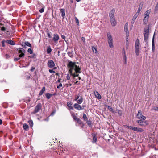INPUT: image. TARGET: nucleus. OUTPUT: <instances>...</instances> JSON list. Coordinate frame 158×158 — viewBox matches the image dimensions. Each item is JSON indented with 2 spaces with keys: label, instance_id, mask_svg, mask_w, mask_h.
Segmentation results:
<instances>
[{
  "label": "nucleus",
  "instance_id": "obj_1",
  "mask_svg": "<svg viewBox=\"0 0 158 158\" xmlns=\"http://www.w3.org/2000/svg\"><path fill=\"white\" fill-rule=\"evenodd\" d=\"M67 66L69 69V72L71 75L74 77H78L79 73H81V71L77 62H73L70 61L68 63Z\"/></svg>",
  "mask_w": 158,
  "mask_h": 158
},
{
  "label": "nucleus",
  "instance_id": "obj_2",
  "mask_svg": "<svg viewBox=\"0 0 158 158\" xmlns=\"http://www.w3.org/2000/svg\"><path fill=\"white\" fill-rule=\"evenodd\" d=\"M139 40L137 39L135 42V52L137 56L139 54Z\"/></svg>",
  "mask_w": 158,
  "mask_h": 158
},
{
  "label": "nucleus",
  "instance_id": "obj_3",
  "mask_svg": "<svg viewBox=\"0 0 158 158\" xmlns=\"http://www.w3.org/2000/svg\"><path fill=\"white\" fill-rule=\"evenodd\" d=\"M107 40L110 48H113L114 46L113 43V39L112 36L109 32L107 33Z\"/></svg>",
  "mask_w": 158,
  "mask_h": 158
},
{
  "label": "nucleus",
  "instance_id": "obj_4",
  "mask_svg": "<svg viewBox=\"0 0 158 158\" xmlns=\"http://www.w3.org/2000/svg\"><path fill=\"white\" fill-rule=\"evenodd\" d=\"M42 107V105L40 103H39L36 106L34 111L31 112V114H35L38 112L39 110L41 109Z\"/></svg>",
  "mask_w": 158,
  "mask_h": 158
},
{
  "label": "nucleus",
  "instance_id": "obj_5",
  "mask_svg": "<svg viewBox=\"0 0 158 158\" xmlns=\"http://www.w3.org/2000/svg\"><path fill=\"white\" fill-rule=\"evenodd\" d=\"M137 118L139 119L145 120L146 117L144 115H143L142 113V111L139 110L138 111V113L136 115Z\"/></svg>",
  "mask_w": 158,
  "mask_h": 158
},
{
  "label": "nucleus",
  "instance_id": "obj_6",
  "mask_svg": "<svg viewBox=\"0 0 158 158\" xmlns=\"http://www.w3.org/2000/svg\"><path fill=\"white\" fill-rule=\"evenodd\" d=\"M144 40L145 42H148V38L149 37V30L145 29L144 31Z\"/></svg>",
  "mask_w": 158,
  "mask_h": 158
},
{
  "label": "nucleus",
  "instance_id": "obj_7",
  "mask_svg": "<svg viewBox=\"0 0 158 158\" xmlns=\"http://www.w3.org/2000/svg\"><path fill=\"white\" fill-rule=\"evenodd\" d=\"M137 123L138 124L142 126H145L148 124V122L147 121H145L140 119V120H138L136 121Z\"/></svg>",
  "mask_w": 158,
  "mask_h": 158
},
{
  "label": "nucleus",
  "instance_id": "obj_8",
  "mask_svg": "<svg viewBox=\"0 0 158 158\" xmlns=\"http://www.w3.org/2000/svg\"><path fill=\"white\" fill-rule=\"evenodd\" d=\"M18 50L19 53H20L19 55V57H23L25 54V50L22 48H19Z\"/></svg>",
  "mask_w": 158,
  "mask_h": 158
},
{
  "label": "nucleus",
  "instance_id": "obj_9",
  "mask_svg": "<svg viewBox=\"0 0 158 158\" xmlns=\"http://www.w3.org/2000/svg\"><path fill=\"white\" fill-rule=\"evenodd\" d=\"M47 65L50 68H52L54 67L55 64L54 61L50 60H48L47 63Z\"/></svg>",
  "mask_w": 158,
  "mask_h": 158
},
{
  "label": "nucleus",
  "instance_id": "obj_10",
  "mask_svg": "<svg viewBox=\"0 0 158 158\" xmlns=\"http://www.w3.org/2000/svg\"><path fill=\"white\" fill-rule=\"evenodd\" d=\"M73 106L75 109L79 110H80L83 109V106L82 107L78 103H75L74 104Z\"/></svg>",
  "mask_w": 158,
  "mask_h": 158
},
{
  "label": "nucleus",
  "instance_id": "obj_11",
  "mask_svg": "<svg viewBox=\"0 0 158 158\" xmlns=\"http://www.w3.org/2000/svg\"><path fill=\"white\" fill-rule=\"evenodd\" d=\"M132 130L137 132H143L144 131L143 129L141 128L137 127H132Z\"/></svg>",
  "mask_w": 158,
  "mask_h": 158
},
{
  "label": "nucleus",
  "instance_id": "obj_12",
  "mask_svg": "<svg viewBox=\"0 0 158 158\" xmlns=\"http://www.w3.org/2000/svg\"><path fill=\"white\" fill-rule=\"evenodd\" d=\"M22 46L24 48H26V46L31 48V45L27 41L25 42H23L22 44Z\"/></svg>",
  "mask_w": 158,
  "mask_h": 158
},
{
  "label": "nucleus",
  "instance_id": "obj_13",
  "mask_svg": "<svg viewBox=\"0 0 158 158\" xmlns=\"http://www.w3.org/2000/svg\"><path fill=\"white\" fill-rule=\"evenodd\" d=\"M115 12V9H113L110 11L109 13V17L110 18H114V14Z\"/></svg>",
  "mask_w": 158,
  "mask_h": 158
},
{
  "label": "nucleus",
  "instance_id": "obj_14",
  "mask_svg": "<svg viewBox=\"0 0 158 158\" xmlns=\"http://www.w3.org/2000/svg\"><path fill=\"white\" fill-rule=\"evenodd\" d=\"M53 40L55 42H57L59 40V37L58 35L56 33L55 34L53 35Z\"/></svg>",
  "mask_w": 158,
  "mask_h": 158
},
{
  "label": "nucleus",
  "instance_id": "obj_15",
  "mask_svg": "<svg viewBox=\"0 0 158 158\" xmlns=\"http://www.w3.org/2000/svg\"><path fill=\"white\" fill-rule=\"evenodd\" d=\"M72 103L70 102H67V106L68 107L69 109V110H73V108L72 106Z\"/></svg>",
  "mask_w": 158,
  "mask_h": 158
},
{
  "label": "nucleus",
  "instance_id": "obj_16",
  "mask_svg": "<svg viewBox=\"0 0 158 158\" xmlns=\"http://www.w3.org/2000/svg\"><path fill=\"white\" fill-rule=\"evenodd\" d=\"M110 20L112 25L113 26H115L116 24V22L115 19L114 18L110 19Z\"/></svg>",
  "mask_w": 158,
  "mask_h": 158
},
{
  "label": "nucleus",
  "instance_id": "obj_17",
  "mask_svg": "<svg viewBox=\"0 0 158 158\" xmlns=\"http://www.w3.org/2000/svg\"><path fill=\"white\" fill-rule=\"evenodd\" d=\"M129 37V32H126V48H128V38Z\"/></svg>",
  "mask_w": 158,
  "mask_h": 158
},
{
  "label": "nucleus",
  "instance_id": "obj_18",
  "mask_svg": "<svg viewBox=\"0 0 158 158\" xmlns=\"http://www.w3.org/2000/svg\"><path fill=\"white\" fill-rule=\"evenodd\" d=\"M143 5V2H141L140 3L139 7L138 8V10L136 13H138V14L139 15L140 14V12L142 9Z\"/></svg>",
  "mask_w": 158,
  "mask_h": 158
},
{
  "label": "nucleus",
  "instance_id": "obj_19",
  "mask_svg": "<svg viewBox=\"0 0 158 158\" xmlns=\"http://www.w3.org/2000/svg\"><path fill=\"white\" fill-rule=\"evenodd\" d=\"M154 35L153 36L152 41V51L153 52H154L155 50V44H154Z\"/></svg>",
  "mask_w": 158,
  "mask_h": 158
},
{
  "label": "nucleus",
  "instance_id": "obj_20",
  "mask_svg": "<svg viewBox=\"0 0 158 158\" xmlns=\"http://www.w3.org/2000/svg\"><path fill=\"white\" fill-rule=\"evenodd\" d=\"M94 94L96 98H98V99H100L101 98V96L99 93L97 91L94 92Z\"/></svg>",
  "mask_w": 158,
  "mask_h": 158
},
{
  "label": "nucleus",
  "instance_id": "obj_21",
  "mask_svg": "<svg viewBox=\"0 0 158 158\" xmlns=\"http://www.w3.org/2000/svg\"><path fill=\"white\" fill-rule=\"evenodd\" d=\"M60 13L61 14V16L63 19H64L65 16V10L63 9H60Z\"/></svg>",
  "mask_w": 158,
  "mask_h": 158
},
{
  "label": "nucleus",
  "instance_id": "obj_22",
  "mask_svg": "<svg viewBox=\"0 0 158 158\" xmlns=\"http://www.w3.org/2000/svg\"><path fill=\"white\" fill-rule=\"evenodd\" d=\"M139 15L138 14V13H136L135 15H134V16L133 17V18L132 19V21L131 22V23L132 24H133L136 19V18L138 17Z\"/></svg>",
  "mask_w": 158,
  "mask_h": 158
},
{
  "label": "nucleus",
  "instance_id": "obj_23",
  "mask_svg": "<svg viewBox=\"0 0 158 158\" xmlns=\"http://www.w3.org/2000/svg\"><path fill=\"white\" fill-rule=\"evenodd\" d=\"M6 42L12 45H14L15 44L14 42L12 40H7L6 41Z\"/></svg>",
  "mask_w": 158,
  "mask_h": 158
},
{
  "label": "nucleus",
  "instance_id": "obj_24",
  "mask_svg": "<svg viewBox=\"0 0 158 158\" xmlns=\"http://www.w3.org/2000/svg\"><path fill=\"white\" fill-rule=\"evenodd\" d=\"M93 140L92 141V143H94L96 142L97 140V139L96 137V135L95 134H93Z\"/></svg>",
  "mask_w": 158,
  "mask_h": 158
},
{
  "label": "nucleus",
  "instance_id": "obj_25",
  "mask_svg": "<svg viewBox=\"0 0 158 158\" xmlns=\"http://www.w3.org/2000/svg\"><path fill=\"white\" fill-rule=\"evenodd\" d=\"M128 25L127 22L124 25V30L126 32H129L128 30Z\"/></svg>",
  "mask_w": 158,
  "mask_h": 158
},
{
  "label": "nucleus",
  "instance_id": "obj_26",
  "mask_svg": "<svg viewBox=\"0 0 158 158\" xmlns=\"http://www.w3.org/2000/svg\"><path fill=\"white\" fill-rule=\"evenodd\" d=\"M149 17L145 16L143 20V22L144 24H146L148 21Z\"/></svg>",
  "mask_w": 158,
  "mask_h": 158
},
{
  "label": "nucleus",
  "instance_id": "obj_27",
  "mask_svg": "<svg viewBox=\"0 0 158 158\" xmlns=\"http://www.w3.org/2000/svg\"><path fill=\"white\" fill-rule=\"evenodd\" d=\"M52 51V49H51V47L50 46H49L47 47V53L48 54L50 53Z\"/></svg>",
  "mask_w": 158,
  "mask_h": 158
},
{
  "label": "nucleus",
  "instance_id": "obj_28",
  "mask_svg": "<svg viewBox=\"0 0 158 158\" xmlns=\"http://www.w3.org/2000/svg\"><path fill=\"white\" fill-rule=\"evenodd\" d=\"M45 87H43L41 90L40 92L39 93V95L41 96L42 95L44 92L45 91Z\"/></svg>",
  "mask_w": 158,
  "mask_h": 158
},
{
  "label": "nucleus",
  "instance_id": "obj_29",
  "mask_svg": "<svg viewBox=\"0 0 158 158\" xmlns=\"http://www.w3.org/2000/svg\"><path fill=\"white\" fill-rule=\"evenodd\" d=\"M23 127L25 130H27L29 128V126L27 124L25 123L23 124Z\"/></svg>",
  "mask_w": 158,
  "mask_h": 158
},
{
  "label": "nucleus",
  "instance_id": "obj_30",
  "mask_svg": "<svg viewBox=\"0 0 158 158\" xmlns=\"http://www.w3.org/2000/svg\"><path fill=\"white\" fill-rule=\"evenodd\" d=\"M150 13V10H149L146 11L145 12V16L149 17V15Z\"/></svg>",
  "mask_w": 158,
  "mask_h": 158
},
{
  "label": "nucleus",
  "instance_id": "obj_31",
  "mask_svg": "<svg viewBox=\"0 0 158 158\" xmlns=\"http://www.w3.org/2000/svg\"><path fill=\"white\" fill-rule=\"evenodd\" d=\"M76 121L80 124H83V126H82V127L83 128V126L84 125L83 124V123L82 121L79 118Z\"/></svg>",
  "mask_w": 158,
  "mask_h": 158
},
{
  "label": "nucleus",
  "instance_id": "obj_32",
  "mask_svg": "<svg viewBox=\"0 0 158 158\" xmlns=\"http://www.w3.org/2000/svg\"><path fill=\"white\" fill-rule=\"evenodd\" d=\"M83 101V98L81 97V98L77 101V103L80 104L82 103Z\"/></svg>",
  "mask_w": 158,
  "mask_h": 158
},
{
  "label": "nucleus",
  "instance_id": "obj_33",
  "mask_svg": "<svg viewBox=\"0 0 158 158\" xmlns=\"http://www.w3.org/2000/svg\"><path fill=\"white\" fill-rule=\"evenodd\" d=\"M45 96L48 99H49L52 96V94L50 93H47L46 94Z\"/></svg>",
  "mask_w": 158,
  "mask_h": 158
},
{
  "label": "nucleus",
  "instance_id": "obj_34",
  "mask_svg": "<svg viewBox=\"0 0 158 158\" xmlns=\"http://www.w3.org/2000/svg\"><path fill=\"white\" fill-rule=\"evenodd\" d=\"M107 107H108V109L110 110L112 112H113V113H116L114 111V110H113V109L111 106H108Z\"/></svg>",
  "mask_w": 158,
  "mask_h": 158
},
{
  "label": "nucleus",
  "instance_id": "obj_35",
  "mask_svg": "<svg viewBox=\"0 0 158 158\" xmlns=\"http://www.w3.org/2000/svg\"><path fill=\"white\" fill-rule=\"evenodd\" d=\"M72 115L73 119L76 121H77L79 119V118L77 117L74 114H73Z\"/></svg>",
  "mask_w": 158,
  "mask_h": 158
},
{
  "label": "nucleus",
  "instance_id": "obj_36",
  "mask_svg": "<svg viewBox=\"0 0 158 158\" xmlns=\"http://www.w3.org/2000/svg\"><path fill=\"white\" fill-rule=\"evenodd\" d=\"M158 10V2L157 3L156 6L155 7V9L154 10L155 13H156Z\"/></svg>",
  "mask_w": 158,
  "mask_h": 158
},
{
  "label": "nucleus",
  "instance_id": "obj_37",
  "mask_svg": "<svg viewBox=\"0 0 158 158\" xmlns=\"http://www.w3.org/2000/svg\"><path fill=\"white\" fill-rule=\"evenodd\" d=\"M83 118L84 121H86L87 120V116L85 114H83Z\"/></svg>",
  "mask_w": 158,
  "mask_h": 158
},
{
  "label": "nucleus",
  "instance_id": "obj_38",
  "mask_svg": "<svg viewBox=\"0 0 158 158\" xmlns=\"http://www.w3.org/2000/svg\"><path fill=\"white\" fill-rule=\"evenodd\" d=\"M92 49L93 52L96 53L97 52V50L96 48L94 47H92Z\"/></svg>",
  "mask_w": 158,
  "mask_h": 158
},
{
  "label": "nucleus",
  "instance_id": "obj_39",
  "mask_svg": "<svg viewBox=\"0 0 158 158\" xmlns=\"http://www.w3.org/2000/svg\"><path fill=\"white\" fill-rule=\"evenodd\" d=\"M72 52H68V56L71 57H73V56Z\"/></svg>",
  "mask_w": 158,
  "mask_h": 158
},
{
  "label": "nucleus",
  "instance_id": "obj_40",
  "mask_svg": "<svg viewBox=\"0 0 158 158\" xmlns=\"http://www.w3.org/2000/svg\"><path fill=\"white\" fill-rule=\"evenodd\" d=\"M124 126L125 127H126L128 129H130L132 130V126H129L127 125H124Z\"/></svg>",
  "mask_w": 158,
  "mask_h": 158
},
{
  "label": "nucleus",
  "instance_id": "obj_41",
  "mask_svg": "<svg viewBox=\"0 0 158 158\" xmlns=\"http://www.w3.org/2000/svg\"><path fill=\"white\" fill-rule=\"evenodd\" d=\"M28 123H29L30 125L31 126H32L33 125V122L32 120L28 121Z\"/></svg>",
  "mask_w": 158,
  "mask_h": 158
},
{
  "label": "nucleus",
  "instance_id": "obj_42",
  "mask_svg": "<svg viewBox=\"0 0 158 158\" xmlns=\"http://www.w3.org/2000/svg\"><path fill=\"white\" fill-rule=\"evenodd\" d=\"M80 97V95L79 94H78L77 96V95H75L74 100L77 101L79 98Z\"/></svg>",
  "mask_w": 158,
  "mask_h": 158
},
{
  "label": "nucleus",
  "instance_id": "obj_43",
  "mask_svg": "<svg viewBox=\"0 0 158 158\" xmlns=\"http://www.w3.org/2000/svg\"><path fill=\"white\" fill-rule=\"evenodd\" d=\"M27 52L30 54H32L33 53V51L31 48H29L28 49Z\"/></svg>",
  "mask_w": 158,
  "mask_h": 158
},
{
  "label": "nucleus",
  "instance_id": "obj_44",
  "mask_svg": "<svg viewBox=\"0 0 158 158\" xmlns=\"http://www.w3.org/2000/svg\"><path fill=\"white\" fill-rule=\"evenodd\" d=\"M75 20H76V22L77 25L79 26V20H78V19L76 17H75Z\"/></svg>",
  "mask_w": 158,
  "mask_h": 158
},
{
  "label": "nucleus",
  "instance_id": "obj_45",
  "mask_svg": "<svg viewBox=\"0 0 158 158\" xmlns=\"http://www.w3.org/2000/svg\"><path fill=\"white\" fill-rule=\"evenodd\" d=\"M5 42H6V41L5 40L2 41L1 42L2 46L3 47H4L5 46Z\"/></svg>",
  "mask_w": 158,
  "mask_h": 158
},
{
  "label": "nucleus",
  "instance_id": "obj_46",
  "mask_svg": "<svg viewBox=\"0 0 158 158\" xmlns=\"http://www.w3.org/2000/svg\"><path fill=\"white\" fill-rule=\"evenodd\" d=\"M44 11V9L43 8H42L39 10V12L40 13H43Z\"/></svg>",
  "mask_w": 158,
  "mask_h": 158
},
{
  "label": "nucleus",
  "instance_id": "obj_47",
  "mask_svg": "<svg viewBox=\"0 0 158 158\" xmlns=\"http://www.w3.org/2000/svg\"><path fill=\"white\" fill-rule=\"evenodd\" d=\"M20 57H19L18 58H14V60L15 61H17L20 59Z\"/></svg>",
  "mask_w": 158,
  "mask_h": 158
},
{
  "label": "nucleus",
  "instance_id": "obj_48",
  "mask_svg": "<svg viewBox=\"0 0 158 158\" xmlns=\"http://www.w3.org/2000/svg\"><path fill=\"white\" fill-rule=\"evenodd\" d=\"M118 113L120 116H121L122 115V112L121 110H118Z\"/></svg>",
  "mask_w": 158,
  "mask_h": 158
},
{
  "label": "nucleus",
  "instance_id": "obj_49",
  "mask_svg": "<svg viewBox=\"0 0 158 158\" xmlns=\"http://www.w3.org/2000/svg\"><path fill=\"white\" fill-rule=\"evenodd\" d=\"M66 78L67 80H70V77L69 75V74H67L66 76Z\"/></svg>",
  "mask_w": 158,
  "mask_h": 158
},
{
  "label": "nucleus",
  "instance_id": "obj_50",
  "mask_svg": "<svg viewBox=\"0 0 158 158\" xmlns=\"http://www.w3.org/2000/svg\"><path fill=\"white\" fill-rule=\"evenodd\" d=\"M153 109L155 110L158 111V107L154 106L153 107Z\"/></svg>",
  "mask_w": 158,
  "mask_h": 158
},
{
  "label": "nucleus",
  "instance_id": "obj_51",
  "mask_svg": "<svg viewBox=\"0 0 158 158\" xmlns=\"http://www.w3.org/2000/svg\"><path fill=\"white\" fill-rule=\"evenodd\" d=\"M62 85L61 83H60L59 85L57 86V88L58 89L60 88V87H62Z\"/></svg>",
  "mask_w": 158,
  "mask_h": 158
},
{
  "label": "nucleus",
  "instance_id": "obj_52",
  "mask_svg": "<svg viewBox=\"0 0 158 158\" xmlns=\"http://www.w3.org/2000/svg\"><path fill=\"white\" fill-rule=\"evenodd\" d=\"M49 71L51 73H55V71L53 70H51V69H49Z\"/></svg>",
  "mask_w": 158,
  "mask_h": 158
},
{
  "label": "nucleus",
  "instance_id": "obj_53",
  "mask_svg": "<svg viewBox=\"0 0 158 158\" xmlns=\"http://www.w3.org/2000/svg\"><path fill=\"white\" fill-rule=\"evenodd\" d=\"M5 56L6 59H8V58H9L10 57V56H9V55H8L7 54H6L5 55Z\"/></svg>",
  "mask_w": 158,
  "mask_h": 158
},
{
  "label": "nucleus",
  "instance_id": "obj_54",
  "mask_svg": "<svg viewBox=\"0 0 158 158\" xmlns=\"http://www.w3.org/2000/svg\"><path fill=\"white\" fill-rule=\"evenodd\" d=\"M87 124L89 125L90 126L91 125V122L90 121H87Z\"/></svg>",
  "mask_w": 158,
  "mask_h": 158
},
{
  "label": "nucleus",
  "instance_id": "obj_55",
  "mask_svg": "<svg viewBox=\"0 0 158 158\" xmlns=\"http://www.w3.org/2000/svg\"><path fill=\"white\" fill-rule=\"evenodd\" d=\"M123 59L124 60H127V57L126 55H123Z\"/></svg>",
  "mask_w": 158,
  "mask_h": 158
},
{
  "label": "nucleus",
  "instance_id": "obj_56",
  "mask_svg": "<svg viewBox=\"0 0 158 158\" xmlns=\"http://www.w3.org/2000/svg\"><path fill=\"white\" fill-rule=\"evenodd\" d=\"M1 30L2 31H5L6 30V28L4 27H1Z\"/></svg>",
  "mask_w": 158,
  "mask_h": 158
},
{
  "label": "nucleus",
  "instance_id": "obj_57",
  "mask_svg": "<svg viewBox=\"0 0 158 158\" xmlns=\"http://www.w3.org/2000/svg\"><path fill=\"white\" fill-rule=\"evenodd\" d=\"M61 37L62 39L65 40V39L66 38V37L64 35H61Z\"/></svg>",
  "mask_w": 158,
  "mask_h": 158
},
{
  "label": "nucleus",
  "instance_id": "obj_58",
  "mask_svg": "<svg viewBox=\"0 0 158 158\" xmlns=\"http://www.w3.org/2000/svg\"><path fill=\"white\" fill-rule=\"evenodd\" d=\"M82 40L85 43V38L84 37H82L81 38Z\"/></svg>",
  "mask_w": 158,
  "mask_h": 158
},
{
  "label": "nucleus",
  "instance_id": "obj_59",
  "mask_svg": "<svg viewBox=\"0 0 158 158\" xmlns=\"http://www.w3.org/2000/svg\"><path fill=\"white\" fill-rule=\"evenodd\" d=\"M47 35H48V36L49 38H51V35H50V34L49 33H47Z\"/></svg>",
  "mask_w": 158,
  "mask_h": 158
},
{
  "label": "nucleus",
  "instance_id": "obj_60",
  "mask_svg": "<svg viewBox=\"0 0 158 158\" xmlns=\"http://www.w3.org/2000/svg\"><path fill=\"white\" fill-rule=\"evenodd\" d=\"M61 79H59L57 81V82H60V81H61Z\"/></svg>",
  "mask_w": 158,
  "mask_h": 158
},
{
  "label": "nucleus",
  "instance_id": "obj_61",
  "mask_svg": "<svg viewBox=\"0 0 158 158\" xmlns=\"http://www.w3.org/2000/svg\"><path fill=\"white\" fill-rule=\"evenodd\" d=\"M55 113V112H52L51 113V115H52V116H53V115H54V114Z\"/></svg>",
  "mask_w": 158,
  "mask_h": 158
},
{
  "label": "nucleus",
  "instance_id": "obj_62",
  "mask_svg": "<svg viewBox=\"0 0 158 158\" xmlns=\"http://www.w3.org/2000/svg\"><path fill=\"white\" fill-rule=\"evenodd\" d=\"M35 69V68L33 67H32L31 68V71H32L34 69Z\"/></svg>",
  "mask_w": 158,
  "mask_h": 158
},
{
  "label": "nucleus",
  "instance_id": "obj_63",
  "mask_svg": "<svg viewBox=\"0 0 158 158\" xmlns=\"http://www.w3.org/2000/svg\"><path fill=\"white\" fill-rule=\"evenodd\" d=\"M2 123V120L0 119V125Z\"/></svg>",
  "mask_w": 158,
  "mask_h": 158
},
{
  "label": "nucleus",
  "instance_id": "obj_64",
  "mask_svg": "<svg viewBox=\"0 0 158 158\" xmlns=\"http://www.w3.org/2000/svg\"><path fill=\"white\" fill-rule=\"evenodd\" d=\"M123 55H126V52H125V51H124V53L123 54Z\"/></svg>",
  "mask_w": 158,
  "mask_h": 158
}]
</instances>
